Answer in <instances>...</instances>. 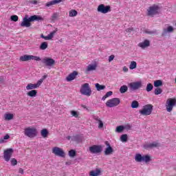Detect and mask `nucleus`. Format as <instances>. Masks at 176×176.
I'll use <instances>...</instances> for the list:
<instances>
[{
  "label": "nucleus",
  "instance_id": "nucleus-43",
  "mask_svg": "<svg viewBox=\"0 0 176 176\" xmlns=\"http://www.w3.org/2000/svg\"><path fill=\"white\" fill-rule=\"evenodd\" d=\"M69 156L70 157H75L76 156V151L75 150H70L69 151Z\"/></svg>",
  "mask_w": 176,
  "mask_h": 176
},
{
  "label": "nucleus",
  "instance_id": "nucleus-32",
  "mask_svg": "<svg viewBox=\"0 0 176 176\" xmlns=\"http://www.w3.org/2000/svg\"><path fill=\"white\" fill-rule=\"evenodd\" d=\"M112 94H113V92H112V91L107 92L106 94L102 98V101H105V100H107L108 97H111Z\"/></svg>",
  "mask_w": 176,
  "mask_h": 176
},
{
  "label": "nucleus",
  "instance_id": "nucleus-10",
  "mask_svg": "<svg viewBox=\"0 0 176 176\" xmlns=\"http://www.w3.org/2000/svg\"><path fill=\"white\" fill-rule=\"evenodd\" d=\"M97 10L98 12H99V13L106 14V13H109V12H111V6L100 4L98 6Z\"/></svg>",
  "mask_w": 176,
  "mask_h": 176
},
{
  "label": "nucleus",
  "instance_id": "nucleus-8",
  "mask_svg": "<svg viewBox=\"0 0 176 176\" xmlns=\"http://www.w3.org/2000/svg\"><path fill=\"white\" fill-rule=\"evenodd\" d=\"M119 104H120V99L113 98L106 102V107H108L109 108H113V107H118Z\"/></svg>",
  "mask_w": 176,
  "mask_h": 176
},
{
  "label": "nucleus",
  "instance_id": "nucleus-42",
  "mask_svg": "<svg viewBox=\"0 0 176 176\" xmlns=\"http://www.w3.org/2000/svg\"><path fill=\"white\" fill-rule=\"evenodd\" d=\"M56 32H57V30H54V31L51 32L47 35L48 38L50 39H50H53L54 35L56 34Z\"/></svg>",
  "mask_w": 176,
  "mask_h": 176
},
{
  "label": "nucleus",
  "instance_id": "nucleus-60",
  "mask_svg": "<svg viewBox=\"0 0 176 176\" xmlns=\"http://www.w3.org/2000/svg\"><path fill=\"white\" fill-rule=\"evenodd\" d=\"M82 108H85V109H86V106H82Z\"/></svg>",
  "mask_w": 176,
  "mask_h": 176
},
{
  "label": "nucleus",
  "instance_id": "nucleus-41",
  "mask_svg": "<svg viewBox=\"0 0 176 176\" xmlns=\"http://www.w3.org/2000/svg\"><path fill=\"white\" fill-rule=\"evenodd\" d=\"M9 138H10V135H9V134H6L4 135L3 138L0 139V144H3V142H5V140H9Z\"/></svg>",
  "mask_w": 176,
  "mask_h": 176
},
{
  "label": "nucleus",
  "instance_id": "nucleus-26",
  "mask_svg": "<svg viewBox=\"0 0 176 176\" xmlns=\"http://www.w3.org/2000/svg\"><path fill=\"white\" fill-rule=\"evenodd\" d=\"M101 174V170L96 169V170H91L89 172V176H98Z\"/></svg>",
  "mask_w": 176,
  "mask_h": 176
},
{
  "label": "nucleus",
  "instance_id": "nucleus-53",
  "mask_svg": "<svg viewBox=\"0 0 176 176\" xmlns=\"http://www.w3.org/2000/svg\"><path fill=\"white\" fill-rule=\"evenodd\" d=\"M19 173L20 174H24V170H23V168H20L19 169Z\"/></svg>",
  "mask_w": 176,
  "mask_h": 176
},
{
  "label": "nucleus",
  "instance_id": "nucleus-57",
  "mask_svg": "<svg viewBox=\"0 0 176 176\" xmlns=\"http://www.w3.org/2000/svg\"><path fill=\"white\" fill-rule=\"evenodd\" d=\"M147 34H153V32H147Z\"/></svg>",
  "mask_w": 176,
  "mask_h": 176
},
{
  "label": "nucleus",
  "instance_id": "nucleus-23",
  "mask_svg": "<svg viewBox=\"0 0 176 176\" xmlns=\"http://www.w3.org/2000/svg\"><path fill=\"white\" fill-rule=\"evenodd\" d=\"M62 1L63 0H53L47 2L45 4V6H47V8H50V6H53V5H56V3H60V2H62Z\"/></svg>",
  "mask_w": 176,
  "mask_h": 176
},
{
  "label": "nucleus",
  "instance_id": "nucleus-19",
  "mask_svg": "<svg viewBox=\"0 0 176 176\" xmlns=\"http://www.w3.org/2000/svg\"><path fill=\"white\" fill-rule=\"evenodd\" d=\"M157 146H159V143L156 142L144 145V149H152V148H157Z\"/></svg>",
  "mask_w": 176,
  "mask_h": 176
},
{
  "label": "nucleus",
  "instance_id": "nucleus-40",
  "mask_svg": "<svg viewBox=\"0 0 176 176\" xmlns=\"http://www.w3.org/2000/svg\"><path fill=\"white\" fill-rule=\"evenodd\" d=\"M162 92L163 90L161 88L157 87L155 89L154 94H155V96H159V94H162Z\"/></svg>",
  "mask_w": 176,
  "mask_h": 176
},
{
  "label": "nucleus",
  "instance_id": "nucleus-47",
  "mask_svg": "<svg viewBox=\"0 0 176 176\" xmlns=\"http://www.w3.org/2000/svg\"><path fill=\"white\" fill-rule=\"evenodd\" d=\"M46 78H47V75H44L42 78H41L40 80H38V82H41V85H42V83H43V80L46 79Z\"/></svg>",
  "mask_w": 176,
  "mask_h": 176
},
{
  "label": "nucleus",
  "instance_id": "nucleus-25",
  "mask_svg": "<svg viewBox=\"0 0 176 176\" xmlns=\"http://www.w3.org/2000/svg\"><path fill=\"white\" fill-rule=\"evenodd\" d=\"M36 94H38V91H36V89L30 90L27 93V96L28 97H32V98L35 97Z\"/></svg>",
  "mask_w": 176,
  "mask_h": 176
},
{
  "label": "nucleus",
  "instance_id": "nucleus-30",
  "mask_svg": "<svg viewBox=\"0 0 176 176\" xmlns=\"http://www.w3.org/2000/svg\"><path fill=\"white\" fill-rule=\"evenodd\" d=\"M128 90L129 87H127V85H122L120 88V93H121V94H123L126 93V91H127Z\"/></svg>",
  "mask_w": 176,
  "mask_h": 176
},
{
  "label": "nucleus",
  "instance_id": "nucleus-14",
  "mask_svg": "<svg viewBox=\"0 0 176 176\" xmlns=\"http://www.w3.org/2000/svg\"><path fill=\"white\" fill-rule=\"evenodd\" d=\"M129 87L131 90H138V89L142 87V82L141 81L130 82Z\"/></svg>",
  "mask_w": 176,
  "mask_h": 176
},
{
  "label": "nucleus",
  "instance_id": "nucleus-27",
  "mask_svg": "<svg viewBox=\"0 0 176 176\" xmlns=\"http://www.w3.org/2000/svg\"><path fill=\"white\" fill-rule=\"evenodd\" d=\"M49 45L47 44V42L44 41L41 43V44L39 46L40 50H46L48 47Z\"/></svg>",
  "mask_w": 176,
  "mask_h": 176
},
{
  "label": "nucleus",
  "instance_id": "nucleus-6",
  "mask_svg": "<svg viewBox=\"0 0 176 176\" xmlns=\"http://www.w3.org/2000/svg\"><path fill=\"white\" fill-rule=\"evenodd\" d=\"M30 60H34V61H41V57L25 54L19 58V61H30Z\"/></svg>",
  "mask_w": 176,
  "mask_h": 176
},
{
  "label": "nucleus",
  "instance_id": "nucleus-16",
  "mask_svg": "<svg viewBox=\"0 0 176 176\" xmlns=\"http://www.w3.org/2000/svg\"><path fill=\"white\" fill-rule=\"evenodd\" d=\"M32 21L31 20V17L27 18V16H25L23 19V21L21 23V27H31V22Z\"/></svg>",
  "mask_w": 176,
  "mask_h": 176
},
{
  "label": "nucleus",
  "instance_id": "nucleus-13",
  "mask_svg": "<svg viewBox=\"0 0 176 176\" xmlns=\"http://www.w3.org/2000/svg\"><path fill=\"white\" fill-rule=\"evenodd\" d=\"M13 148H7L3 151V158L6 162H9L10 160V157L13 155Z\"/></svg>",
  "mask_w": 176,
  "mask_h": 176
},
{
  "label": "nucleus",
  "instance_id": "nucleus-59",
  "mask_svg": "<svg viewBox=\"0 0 176 176\" xmlns=\"http://www.w3.org/2000/svg\"><path fill=\"white\" fill-rule=\"evenodd\" d=\"M67 140H71V136H68Z\"/></svg>",
  "mask_w": 176,
  "mask_h": 176
},
{
  "label": "nucleus",
  "instance_id": "nucleus-45",
  "mask_svg": "<svg viewBox=\"0 0 176 176\" xmlns=\"http://www.w3.org/2000/svg\"><path fill=\"white\" fill-rule=\"evenodd\" d=\"M12 21H19V16L17 15H12L10 17Z\"/></svg>",
  "mask_w": 176,
  "mask_h": 176
},
{
  "label": "nucleus",
  "instance_id": "nucleus-31",
  "mask_svg": "<svg viewBox=\"0 0 176 176\" xmlns=\"http://www.w3.org/2000/svg\"><path fill=\"white\" fill-rule=\"evenodd\" d=\"M69 17H75L78 16V11L76 10H72L69 12Z\"/></svg>",
  "mask_w": 176,
  "mask_h": 176
},
{
  "label": "nucleus",
  "instance_id": "nucleus-24",
  "mask_svg": "<svg viewBox=\"0 0 176 176\" xmlns=\"http://www.w3.org/2000/svg\"><path fill=\"white\" fill-rule=\"evenodd\" d=\"M30 20L32 21H43V18H42L41 16L33 15L30 16Z\"/></svg>",
  "mask_w": 176,
  "mask_h": 176
},
{
  "label": "nucleus",
  "instance_id": "nucleus-33",
  "mask_svg": "<svg viewBox=\"0 0 176 176\" xmlns=\"http://www.w3.org/2000/svg\"><path fill=\"white\" fill-rule=\"evenodd\" d=\"M163 85V82L162 80H157L154 81V86L155 87H160V86Z\"/></svg>",
  "mask_w": 176,
  "mask_h": 176
},
{
  "label": "nucleus",
  "instance_id": "nucleus-50",
  "mask_svg": "<svg viewBox=\"0 0 176 176\" xmlns=\"http://www.w3.org/2000/svg\"><path fill=\"white\" fill-rule=\"evenodd\" d=\"M113 58H115V55H111L109 56V62L111 63V61H113Z\"/></svg>",
  "mask_w": 176,
  "mask_h": 176
},
{
  "label": "nucleus",
  "instance_id": "nucleus-12",
  "mask_svg": "<svg viewBox=\"0 0 176 176\" xmlns=\"http://www.w3.org/2000/svg\"><path fill=\"white\" fill-rule=\"evenodd\" d=\"M89 152L92 154L101 153L102 152V146L93 145L89 147Z\"/></svg>",
  "mask_w": 176,
  "mask_h": 176
},
{
  "label": "nucleus",
  "instance_id": "nucleus-38",
  "mask_svg": "<svg viewBox=\"0 0 176 176\" xmlns=\"http://www.w3.org/2000/svg\"><path fill=\"white\" fill-rule=\"evenodd\" d=\"M127 134H123L120 136V141H122V142H127Z\"/></svg>",
  "mask_w": 176,
  "mask_h": 176
},
{
  "label": "nucleus",
  "instance_id": "nucleus-1",
  "mask_svg": "<svg viewBox=\"0 0 176 176\" xmlns=\"http://www.w3.org/2000/svg\"><path fill=\"white\" fill-rule=\"evenodd\" d=\"M24 134L29 138H34L38 135V131L35 127L29 126L24 129Z\"/></svg>",
  "mask_w": 176,
  "mask_h": 176
},
{
  "label": "nucleus",
  "instance_id": "nucleus-51",
  "mask_svg": "<svg viewBox=\"0 0 176 176\" xmlns=\"http://www.w3.org/2000/svg\"><path fill=\"white\" fill-rule=\"evenodd\" d=\"M79 138H80V135H79L74 136V141H77V142H79V140H79Z\"/></svg>",
  "mask_w": 176,
  "mask_h": 176
},
{
  "label": "nucleus",
  "instance_id": "nucleus-4",
  "mask_svg": "<svg viewBox=\"0 0 176 176\" xmlns=\"http://www.w3.org/2000/svg\"><path fill=\"white\" fill-rule=\"evenodd\" d=\"M135 160L138 163H141V162H144V163H149L151 161V156L146 155H142L140 153H138L135 156Z\"/></svg>",
  "mask_w": 176,
  "mask_h": 176
},
{
  "label": "nucleus",
  "instance_id": "nucleus-17",
  "mask_svg": "<svg viewBox=\"0 0 176 176\" xmlns=\"http://www.w3.org/2000/svg\"><path fill=\"white\" fill-rule=\"evenodd\" d=\"M41 81H37L36 84L29 83L26 86V90H35V89H38L41 86Z\"/></svg>",
  "mask_w": 176,
  "mask_h": 176
},
{
  "label": "nucleus",
  "instance_id": "nucleus-2",
  "mask_svg": "<svg viewBox=\"0 0 176 176\" xmlns=\"http://www.w3.org/2000/svg\"><path fill=\"white\" fill-rule=\"evenodd\" d=\"M80 93H81L82 96H87V97L91 96V88H90L89 83H85L81 86Z\"/></svg>",
  "mask_w": 176,
  "mask_h": 176
},
{
  "label": "nucleus",
  "instance_id": "nucleus-28",
  "mask_svg": "<svg viewBox=\"0 0 176 176\" xmlns=\"http://www.w3.org/2000/svg\"><path fill=\"white\" fill-rule=\"evenodd\" d=\"M41 136L43 138H47V135H49V131L47 129H43L41 131Z\"/></svg>",
  "mask_w": 176,
  "mask_h": 176
},
{
  "label": "nucleus",
  "instance_id": "nucleus-15",
  "mask_svg": "<svg viewBox=\"0 0 176 176\" xmlns=\"http://www.w3.org/2000/svg\"><path fill=\"white\" fill-rule=\"evenodd\" d=\"M104 144L106 146H107L104 150L105 156L112 155V153H113V148H112V146H111V144H109V142L106 141L104 142Z\"/></svg>",
  "mask_w": 176,
  "mask_h": 176
},
{
  "label": "nucleus",
  "instance_id": "nucleus-52",
  "mask_svg": "<svg viewBox=\"0 0 176 176\" xmlns=\"http://www.w3.org/2000/svg\"><path fill=\"white\" fill-rule=\"evenodd\" d=\"M122 71L124 72H129V68H127V67L124 66L123 68H122Z\"/></svg>",
  "mask_w": 176,
  "mask_h": 176
},
{
  "label": "nucleus",
  "instance_id": "nucleus-46",
  "mask_svg": "<svg viewBox=\"0 0 176 176\" xmlns=\"http://www.w3.org/2000/svg\"><path fill=\"white\" fill-rule=\"evenodd\" d=\"M11 165L12 166H17V160H16V158H12L11 160Z\"/></svg>",
  "mask_w": 176,
  "mask_h": 176
},
{
  "label": "nucleus",
  "instance_id": "nucleus-29",
  "mask_svg": "<svg viewBox=\"0 0 176 176\" xmlns=\"http://www.w3.org/2000/svg\"><path fill=\"white\" fill-rule=\"evenodd\" d=\"M95 87L98 91H101V90H105V85H101L99 83L95 84Z\"/></svg>",
  "mask_w": 176,
  "mask_h": 176
},
{
  "label": "nucleus",
  "instance_id": "nucleus-35",
  "mask_svg": "<svg viewBox=\"0 0 176 176\" xmlns=\"http://www.w3.org/2000/svg\"><path fill=\"white\" fill-rule=\"evenodd\" d=\"M146 91H152L153 90V85L152 83H148L146 87Z\"/></svg>",
  "mask_w": 176,
  "mask_h": 176
},
{
  "label": "nucleus",
  "instance_id": "nucleus-3",
  "mask_svg": "<svg viewBox=\"0 0 176 176\" xmlns=\"http://www.w3.org/2000/svg\"><path fill=\"white\" fill-rule=\"evenodd\" d=\"M153 111V106L152 104H146L143 107L142 110H140V113L144 116H148L152 113Z\"/></svg>",
  "mask_w": 176,
  "mask_h": 176
},
{
  "label": "nucleus",
  "instance_id": "nucleus-48",
  "mask_svg": "<svg viewBox=\"0 0 176 176\" xmlns=\"http://www.w3.org/2000/svg\"><path fill=\"white\" fill-rule=\"evenodd\" d=\"M168 32H173L174 31V28H173V26H168L167 28Z\"/></svg>",
  "mask_w": 176,
  "mask_h": 176
},
{
  "label": "nucleus",
  "instance_id": "nucleus-9",
  "mask_svg": "<svg viewBox=\"0 0 176 176\" xmlns=\"http://www.w3.org/2000/svg\"><path fill=\"white\" fill-rule=\"evenodd\" d=\"M52 153H54L55 156H58L59 157H65V152H64V150L57 146L52 148Z\"/></svg>",
  "mask_w": 176,
  "mask_h": 176
},
{
  "label": "nucleus",
  "instance_id": "nucleus-18",
  "mask_svg": "<svg viewBox=\"0 0 176 176\" xmlns=\"http://www.w3.org/2000/svg\"><path fill=\"white\" fill-rule=\"evenodd\" d=\"M138 46H139V47H141L142 49H145L146 47H148V46H151V41L148 39H146L143 42L140 43Z\"/></svg>",
  "mask_w": 176,
  "mask_h": 176
},
{
  "label": "nucleus",
  "instance_id": "nucleus-20",
  "mask_svg": "<svg viewBox=\"0 0 176 176\" xmlns=\"http://www.w3.org/2000/svg\"><path fill=\"white\" fill-rule=\"evenodd\" d=\"M97 69V65L96 64H90L89 65L86 69H85V74H89V72H91V71H96Z\"/></svg>",
  "mask_w": 176,
  "mask_h": 176
},
{
  "label": "nucleus",
  "instance_id": "nucleus-58",
  "mask_svg": "<svg viewBox=\"0 0 176 176\" xmlns=\"http://www.w3.org/2000/svg\"><path fill=\"white\" fill-rule=\"evenodd\" d=\"M41 38H43V39L45 38V36H43V34L41 35Z\"/></svg>",
  "mask_w": 176,
  "mask_h": 176
},
{
  "label": "nucleus",
  "instance_id": "nucleus-55",
  "mask_svg": "<svg viewBox=\"0 0 176 176\" xmlns=\"http://www.w3.org/2000/svg\"><path fill=\"white\" fill-rule=\"evenodd\" d=\"M44 39H45V41H50L48 36H45Z\"/></svg>",
  "mask_w": 176,
  "mask_h": 176
},
{
  "label": "nucleus",
  "instance_id": "nucleus-21",
  "mask_svg": "<svg viewBox=\"0 0 176 176\" xmlns=\"http://www.w3.org/2000/svg\"><path fill=\"white\" fill-rule=\"evenodd\" d=\"M78 72L74 71L72 74L67 76V77L66 78V80H67V82H71V80H74V79L76 78Z\"/></svg>",
  "mask_w": 176,
  "mask_h": 176
},
{
  "label": "nucleus",
  "instance_id": "nucleus-39",
  "mask_svg": "<svg viewBox=\"0 0 176 176\" xmlns=\"http://www.w3.org/2000/svg\"><path fill=\"white\" fill-rule=\"evenodd\" d=\"M123 130H124V126L122 125H120V126H117L116 129V133H122V131H123Z\"/></svg>",
  "mask_w": 176,
  "mask_h": 176
},
{
  "label": "nucleus",
  "instance_id": "nucleus-54",
  "mask_svg": "<svg viewBox=\"0 0 176 176\" xmlns=\"http://www.w3.org/2000/svg\"><path fill=\"white\" fill-rule=\"evenodd\" d=\"M30 3H32L33 5H36V3H38V1L33 0V1H30Z\"/></svg>",
  "mask_w": 176,
  "mask_h": 176
},
{
  "label": "nucleus",
  "instance_id": "nucleus-56",
  "mask_svg": "<svg viewBox=\"0 0 176 176\" xmlns=\"http://www.w3.org/2000/svg\"><path fill=\"white\" fill-rule=\"evenodd\" d=\"M3 77H1L0 78V83H2V82H3Z\"/></svg>",
  "mask_w": 176,
  "mask_h": 176
},
{
  "label": "nucleus",
  "instance_id": "nucleus-37",
  "mask_svg": "<svg viewBox=\"0 0 176 176\" xmlns=\"http://www.w3.org/2000/svg\"><path fill=\"white\" fill-rule=\"evenodd\" d=\"M135 68H137V62L131 61V64L129 65V69H135Z\"/></svg>",
  "mask_w": 176,
  "mask_h": 176
},
{
  "label": "nucleus",
  "instance_id": "nucleus-11",
  "mask_svg": "<svg viewBox=\"0 0 176 176\" xmlns=\"http://www.w3.org/2000/svg\"><path fill=\"white\" fill-rule=\"evenodd\" d=\"M42 63L46 66L50 67L52 68V67H54L56 64V60L52 58L45 57L42 60Z\"/></svg>",
  "mask_w": 176,
  "mask_h": 176
},
{
  "label": "nucleus",
  "instance_id": "nucleus-44",
  "mask_svg": "<svg viewBox=\"0 0 176 176\" xmlns=\"http://www.w3.org/2000/svg\"><path fill=\"white\" fill-rule=\"evenodd\" d=\"M71 115L72 116H74V118H78L79 117V113H78V111L72 110L71 111Z\"/></svg>",
  "mask_w": 176,
  "mask_h": 176
},
{
  "label": "nucleus",
  "instance_id": "nucleus-36",
  "mask_svg": "<svg viewBox=\"0 0 176 176\" xmlns=\"http://www.w3.org/2000/svg\"><path fill=\"white\" fill-rule=\"evenodd\" d=\"M138 107H140V103H138V101L133 100L131 103V108L135 109L138 108Z\"/></svg>",
  "mask_w": 176,
  "mask_h": 176
},
{
  "label": "nucleus",
  "instance_id": "nucleus-7",
  "mask_svg": "<svg viewBox=\"0 0 176 176\" xmlns=\"http://www.w3.org/2000/svg\"><path fill=\"white\" fill-rule=\"evenodd\" d=\"M176 105V98H168L166 100V108L167 112H171Z\"/></svg>",
  "mask_w": 176,
  "mask_h": 176
},
{
  "label": "nucleus",
  "instance_id": "nucleus-49",
  "mask_svg": "<svg viewBox=\"0 0 176 176\" xmlns=\"http://www.w3.org/2000/svg\"><path fill=\"white\" fill-rule=\"evenodd\" d=\"M133 31H134V29L133 28H129L126 30V32H133Z\"/></svg>",
  "mask_w": 176,
  "mask_h": 176
},
{
  "label": "nucleus",
  "instance_id": "nucleus-22",
  "mask_svg": "<svg viewBox=\"0 0 176 176\" xmlns=\"http://www.w3.org/2000/svg\"><path fill=\"white\" fill-rule=\"evenodd\" d=\"M94 119L98 123V129H102L104 127V122L101 120V118L98 116H94Z\"/></svg>",
  "mask_w": 176,
  "mask_h": 176
},
{
  "label": "nucleus",
  "instance_id": "nucleus-5",
  "mask_svg": "<svg viewBox=\"0 0 176 176\" xmlns=\"http://www.w3.org/2000/svg\"><path fill=\"white\" fill-rule=\"evenodd\" d=\"M155 14H159V7L157 5H153L147 9V16L153 17Z\"/></svg>",
  "mask_w": 176,
  "mask_h": 176
},
{
  "label": "nucleus",
  "instance_id": "nucleus-34",
  "mask_svg": "<svg viewBox=\"0 0 176 176\" xmlns=\"http://www.w3.org/2000/svg\"><path fill=\"white\" fill-rule=\"evenodd\" d=\"M4 118L6 120H12L13 119V114L12 113H6L4 115Z\"/></svg>",
  "mask_w": 176,
  "mask_h": 176
}]
</instances>
